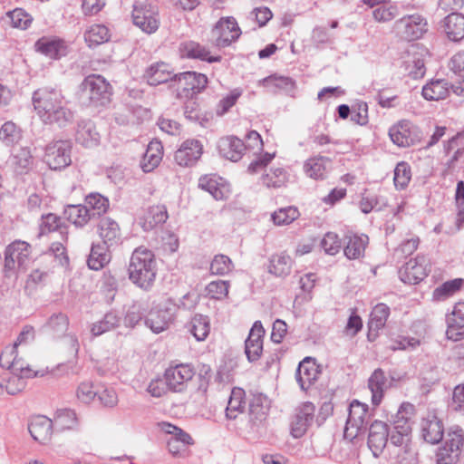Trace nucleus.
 <instances>
[{"mask_svg": "<svg viewBox=\"0 0 464 464\" xmlns=\"http://www.w3.org/2000/svg\"><path fill=\"white\" fill-rule=\"evenodd\" d=\"M34 110L44 124L64 128L73 121L74 114L66 106V101L62 92L44 87L33 94Z\"/></svg>", "mask_w": 464, "mask_h": 464, "instance_id": "nucleus-1", "label": "nucleus"}, {"mask_svg": "<svg viewBox=\"0 0 464 464\" xmlns=\"http://www.w3.org/2000/svg\"><path fill=\"white\" fill-rule=\"evenodd\" d=\"M156 274L157 262L152 251L144 246L137 247L130 256L129 279L138 287L149 290L154 284Z\"/></svg>", "mask_w": 464, "mask_h": 464, "instance_id": "nucleus-2", "label": "nucleus"}, {"mask_svg": "<svg viewBox=\"0 0 464 464\" xmlns=\"http://www.w3.org/2000/svg\"><path fill=\"white\" fill-rule=\"evenodd\" d=\"M82 97L93 106H104L111 101V85L101 75H89L81 84Z\"/></svg>", "mask_w": 464, "mask_h": 464, "instance_id": "nucleus-3", "label": "nucleus"}, {"mask_svg": "<svg viewBox=\"0 0 464 464\" xmlns=\"http://www.w3.org/2000/svg\"><path fill=\"white\" fill-rule=\"evenodd\" d=\"M176 311V304L169 299L165 300L150 311L146 318V324L154 333L163 332L173 322Z\"/></svg>", "mask_w": 464, "mask_h": 464, "instance_id": "nucleus-4", "label": "nucleus"}, {"mask_svg": "<svg viewBox=\"0 0 464 464\" xmlns=\"http://www.w3.org/2000/svg\"><path fill=\"white\" fill-rule=\"evenodd\" d=\"M207 83L208 78L205 74L185 72L175 76V84L171 87L176 88L178 97L192 98L194 94L205 89Z\"/></svg>", "mask_w": 464, "mask_h": 464, "instance_id": "nucleus-5", "label": "nucleus"}, {"mask_svg": "<svg viewBox=\"0 0 464 464\" xmlns=\"http://www.w3.org/2000/svg\"><path fill=\"white\" fill-rule=\"evenodd\" d=\"M397 33L407 41L421 38L428 31L427 19L420 14L405 15L394 24Z\"/></svg>", "mask_w": 464, "mask_h": 464, "instance_id": "nucleus-6", "label": "nucleus"}, {"mask_svg": "<svg viewBox=\"0 0 464 464\" xmlns=\"http://www.w3.org/2000/svg\"><path fill=\"white\" fill-rule=\"evenodd\" d=\"M464 433L462 430L450 431L444 444L437 453V464H456L462 452Z\"/></svg>", "mask_w": 464, "mask_h": 464, "instance_id": "nucleus-7", "label": "nucleus"}, {"mask_svg": "<svg viewBox=\"0 0 464 464\" xmlns=\"http://www.w3.org/2000/svg\"><path fill=\"white\" fill-rule=\"evenodd\" d=\"M72 143L69 140H53L45 148L44 161L52 169H63L72 163Z\"/></svg>", "mask_w": 464, "mask_h": 464, "instance_id": "nucleus-8", "label": "nucleus"}, {"mask_svg": "<svg viewBox=\"0 0 464 464\" xmlns=\"http://www.w3.org/2000/svg\"><path fill=\"white\" fill-rule=\"evenodd\" d=\"M32 247L29 243L23 240H14L9 244L5 251V268L14 270L16 267L25 270L30 262Z\"/></svg>", "mask_w": 464, "mask_h": 464, "instance_id": "nucleus-9", "label": "nucleus"}, {"mask_svg": "<svg viewBox=\"0 0 464 464\" xmlns=\"http://www.w3.org/2000/svg\"><path fill=\"white\" fill-rule=\"evenodd\" d=\"M132 20L136 26L149 34L155 33L160 26L157 9L145 2H136L134 4Z\"/></svg>", "mask_w": 464, "mask_h": 464, "instance_id": "nucleus-10", "label": "nucleus"}, {"mask_svg": "<svg viewBox=\"0 0 464 464\" xmlns=\"http://www.w3.org/2000/svg\"><path fill=\"white\" fill-rule=\"evenodd\" d=\"M369 420L368 405L358 401L350 404L348 419L344 429V437L353 440L365 429Z\"/></svg>", "mask_w": 464, "mask_h": 464, "instance_id": "nucleus-11", "label": "nucleus"}, {"mask_svg": "<svg viewBox=\"0 0 464 464\" xmlns=\"http://www.w3.org/2000/svg\"><path fill=\"white\" fill-rule=\"evenodd\" d=\"M195 375L194 368L188 363H180L169 367L164 373L167 387L174 392L186 390L188 383Z\"/></svg>", "mask_w": 464, "mask_h": 464, "instance_id": "nucleus-12", "label": "nucleus"}, {"mask_svg": "<svg viewBox=\"0 0 464 464\" xmlns=\"http://www.w3.org/2000/svg\"><path fill=\"white\" fill-rule=\"evenodd\" d=\"M215 44L219 47H226L237 41L241 34V30L236 19L232 16L222 17L212 30Z\"/></svg>", "mask_w": 464, "mask_h": 464, "instance_id": "nucleus-13", "label": "nucleus"}, {"mask_svg": "<svg viewBox=\"0 0 464 464\" xmlns=\"http://www.w3.org/2000/svg\"><path fill=\"white\" fill-rule=\"evenodd\" d=\"M314 412L315 406L309 401L302 403L295 409L290 424L291 434L294 438L298 439L305 434L314 422Z\"/></svg>", "mask_w": 464, "mask_h": 464, "instance_id": "nucleus-14", "label": "nucleus"}, {"mask_svg": "<svg viewBox=\"0 0 464 464\" xmlns=\"http://www.w3.org/2000/svg\"><path fill=\"white\" fill-rule=\"evenodd\" d=\"M429 262L424 256L410 259L400 271V278L406 284L415 285L423 280L429 273Z\"/></svg>", "mask_w": 464, "mask_h": 464, "instance_id": "nucleus-15", "label": "nucleus"}, {"mask_svg": "<svg viewBox=\"0 0 464 464\" xmlns=\"http://www.w3.org/2000/svg\"><path fill=\"white\" fill-rule=\"evenodd\" d=\"M389 136L392 142L399 147H410L420 139L417 127L407 120L400 121L391 127Z\"/></svg>", "mask_w": 464, "mask_h": 464, "instance_id": "nucleus-16", "label": "nucleus"}, {"mask_svg": "<svg viewBox=\"0 0 464 464\" xmlns=\"http://www.w3.org/2000/svg\"><path fill=\"white\" fill-rule=\"evenodd\" d=\"M202 150V144L198 140H187L175 152V161L181 167H190L201 157Z\"/></svg>", "mask_w": 464, "mask_h": 464, "instance_id": "nucleus-17", "label": "nucleus"}, {"mask_svg": "<svg viewBox=\"0 0 464 464\" xmlns=\"http://www.w3.org/2000/svg\"><path fill=\"white\" fill-rule=\"evenodd\" d=\"M389 430L385 422L374 420L369 428L368 447L374 457H379L388 442Z\"/></svg>", "mask_w": 464, "mask_h": 464, "instance_id": "nucleus-18", "label": "nucleus"}, {"mask_svg": "<svg viewBox=\"0 0 464 464\" xmlns=\"http://www.w3.org/2000/svg\"><path fill=\"white\" fill-rule=\"evenodd\" d=\"M265 330L259 321H256L245 342V353L249 362L257 361L263 352V338Z\"/></svg>", "mask_w": 464, "mask_h": 464, "instance_id": "nucleus-19", "label": "nucleus"}, {"mask_svg": "<svg viewBox=\"0 0 464 464\" xmlns=\"http://www.w3.org/2000/svg\"><path fill=\"white\" fill-rule=\"evenodd\" d=\"M331 168V159L321 155L307 159L303 166L304 174L310 179L315 180H323L326 179Z\"/></svg>", "mask_w": 464, "mask_h": 464, "instance_id": "nucleus-20", "label": "nucleus"}, {"mask_svg": "<svg viewBox=\"0 0 464 464\" xmlns=\"http://www.w3.org/2000/svg\"><path fill=\"white\" fill-rule=\"evenodd\" d=\"M319 366L314 359L311 357L304 358L298 365L296 370V381L302 390L306 391L317 380L320 374Z\"/></svg>", "mask_w": 464, "mask_h": 464, "instance_id": "nucleus-21", "label": "nucleus"}, {"mask_svg": "<svg viewBox=\"0 0 464 464\" xmlns=\"http://www.w3.org/2000/svg\"><path fill=\"white\" fill-rule=\"evenodd\" d=\"M53 428V420L45 416L34 417L28 425V430L32 438L42 444L50 441Z\"/></svg>", "mask_w": 464, "mask_h": 464, "instance_id": "nucleus-22", "label": "nucleus"}, {"mask_svg": "<svg viewBox=\"0 0 464 464\" xmlns=\"http://www.w3.org/2000/svg\"><path fill=\"white\" fill-rule=\"evenodd\" d=\"M175 76L171 66L165 63H156L151 64L146 71L145 77L150 85H159L171 82L175 84Z\"/></svg>", "mask_w": 464, "mask_h": 464, "instance_id": "nucleus-23", "label": "nucleus"}, {"mask_svg": "<svg viewBox=\"0 0 464 464\" xmlns=\"http://www.w3.org/2000/svg\"><path fill=\"white\" fill-rule=\"evenodd\" d=\"M218 150L224 158L231 161H237L242 158L246 145L242 140L235 136H227L219 140Z\"/></svg>", "mask_w": 464, "mask_h": 464, "instance_id": "nucleus-24", "label": "nucleus"}, {"mask_svg": "<svg viewBox=\"0 0 464 464\" xmlns=\"http://www.w3.org/2000/svg\"><path fill=\"white\" fill-rule=\"evenodd\" d=\"M390 387V382L384 372L378 368L374 370L368 380V388L372 392V403L378 406L383 398L385 391Z\"/></svg>", "mask_w": 464, "mask_h": 464, "instance_id": "nucleus-25", "label": "nucleus"}, {"mask_svg": "<svg viewBox=\"0 0 464 464\" xmlns=\"http://www.w3.org/2000/svg\"><path fill=\"white\" fill-rule=\"evenodd\" d=\"M343 252L348 259H358L363 256L369 238L366 235L347 234L344 237Z\"/></svg>", "mask_w": 464, "mask_h": 464, "instance_id": "nucleus-26", "label": "nucleus"}, {"mask_svg": "<svg viewBox=\"0 0 464 464\" xmlns=\"http://www.w3.org/2000/svg\"><path fill=\"white\" fill-rule=\"evenodd\" d=\"M168 218L167 209L164 206L150 207L140 218L139 224L144 231H150Z\"/></svg>", "mask_w": 464, "mask_h": 464, "instance_id": "nucleus-27", "label": "nucleus"}, {"mask_svg": "<svg viewBox=\"0 0 464 464\" xmlns=\"http://www.w3.org/2000/svg\"><path fill=\"white\" fill-rule=\"evenodd\" d=\"M75 140L82 146L92 148L98 145L100 134L92 121H81L77 126Z\"/></svg>", "mask_w": 464, "mask_h": 464, "instance_id": "nucleus-28", "label": "nucleus"}, {"mask_svg": "<svg viewBox=\"0 0 464 464\" xmlns=\"http://www.w3.org/2000/svg\"><path fill=\"white\" fill-rule=\"evenodd\" d=\"M442 26L450 41L459 42L464 38V15L462 14H450L444 18Z\"/></svg>", "mask_w": 464, "mask_h": 464, "instance_id": "nucleus-29", "label": "nucleus"}, {"mask_svg": "<svg viewBox=\"0 0 464 464\" xmlns=\"http://www.w3.org/2000/svg\"><path fill=\"white\" fill-rule=\"evenodd\" d=\"M162 144L159 140H151L148 144L147 150L140 160V168L144 172L149 173L159 166L162 160Z\"/></svg>", "mask_w": 464, "mask_h": 464, "instance_id": "nucleus-30", "label": "nucleus"}, {"mask_svg": "<svg viewBox=\"0 0 464 464\" xmlns=\"http://www.w3.org/2000/svg\"><path fill=\"white\" fill-rule=\"evenodd\" d=\"M179 53L182 57L200 59L208 63L218 62L220 56L210 55V53L204 46L194 41L182 43L179 45Z\"/></svg>", "mask_w": 464, "mask_h": 464, "instance_id": "nucleus-31", "label": "nucleus"}, {"mask_svg": "<svg viewBox=\"0 0 464 464\" xmlns=\"http://www.w3.org/2000/svg\"><path fill=\"white\" fill-rule=\"evenodd\" d=\"M198 187L208 192L217 200L227 198L229 192L222 179L216 176L201 177L198 180Z\"/></svg>", "mask_w": 464, "mask_h": 464, "instance_id": "nucleus-32", "label": "nucleus"}, {"mask_svg": "<svg viewBox=\"0 0 464 464\" xmlns=\"http://www.w3.org/2000/svg\"><path fill=\"white\" fill-rule=\"evenodd\" d=\"M35 47L38 52L52 59H58L66 53V46L60 39L43 37L36 42Z\"/></svg>", "mask_w": 464, "mask_h": 464, "instance_id": "nucleus-33", "label": "nucleus"}, {"mask_svg": "<svg viewBox=\"0 0 464 464\" xmlns=\"http://www.w3.org/2000/svg\"><path fill=\"white\" fill-rule=\"evenodd\" d=\"M65 218L76 227L85 226L91 218H93V214H91V209L84 205H69L64 209Z\"/></svg>", "mask_w": 464, "mask_h": 464, "instance_id": "nucleus-34", "label": "nucleus"}, {"mask_svg": "<svg viewBox=\"0 0 464 464\" xmlns=\"http://www.w3.org/2000/svg\"><path fill=\"white\" fill-rule=\"evenodd\" d=\"M189 332L198 342L204 341L210 331L209 319L206 315L196 314L186 325Z\"/></svg>", "mask_w": 464, "mask_h": 464, "instance_id": "nucleus-35", "label": "nucleus"}, {"mask_svg": "<svg viewBox=\"0 0 464 464\" xmlns=\"http://www.w3.org/2000/svg\"><path fill=\"white\" fill-rule=\"evenodd\" d=\"M111 256L106 244L92 245L87 264L92 270H100L110 262Z\"/></svg>", "mask_w": 464, "mask_h": 464, "instance_id": "nucleus-36", "label": "nucleus"}, {"mask_svg": "<svg viewBox=\"0 0 464 464\" xmlns=\"http://www.w3.org/2000/svg\"><path fill=\"white\" fill-rule=\"evenodd\" d=\"M110 38V30L103 24H92L84 33V40L89 47L107 43Z\"/></svg>", "mask_w": 464, "mask_h": 464, "instance_id": "nucleus-37", "label": "nucleus"}, {"mask_svg": "<svg viewBox=\"0 0 464 464\" xmlns=\"http://www.w3.org/2000/svg\"><path fill=\"white\" fill-rule=\"evenodd\" d=\"M463 285L464 279L462 278L449 280L433 290L432 300L436 302L445 301L458 293Z\"/></svg>", "mask_w": 464, "mask_h": 464, "instance_id": "nucleus-38", "label": "nucleus"}, {"mask_svg": "<svg viewBox=\"0 0 464 464\" xmlns=\"http://www.w3.org/2000/svg\"><path fill=\"white\" fill-rule=\"evenodd\" d=\"M421 433L425 441L435 444L443 437L442 423L436 418L424 420L421 423Z\"/></svg>", "mask_w": 464, "mask_h": 464, "instance_id": "nucleus-39", "label": "nucleus"}, {"mask_svg": "<svg viewBox=\"0 0 464 464\" xmlns=\"http://www.w3.org/2000/svg\"><path fill=\"white\" fill-rule=\"evenodd\" d=\"M268 271L276 276H285L290 274L292 259L285 252L273 255L269 261Z\"/></svg>", "mask_w": 464, "mask_h": 464, "instance_id": "nucleus-40", "label": "nucleus"}, {"mask_svg": "<svg viewBox=\"0 0 464 464\" xmlns=\"http://www.w3.org/2000/svg\"><path fill=\"white\" fill-rule=\"evenodd\" d=\"M449 94V83L445 80H436L422 88V96L428 101L445 99Z\"/></svg>", "mask_w": 464, "mask_h": 464, "instance_id": "nucleus-41", "label": "nucleus"}, {"mask_svg": "<svg viewBox=\"0 0 464 464\" xmlns=\"http://www.w3.org/2000/svg\"><path fill=\"white\" fill-rule=\"evenodd\" d=\"M259 84L275 92L277 91L290 92L295 89V82L291 78L276 74L262 79Z\"/></svg>", "mask_w": 464, "mask_h": 464, "instance_id": "nucleus-42", "label": "nucleus"}, {"mask_svg": "<svg viewBox=\"0 0 464 464\" xmlns=\"http://www.w3.org/2000/svg\"><path fill=\"white\" fill-rule=\"evenodd\" d=\"M245 392L241 388H234L231 391L230 397L226 409V416L230 420H235L245 408Z\"/></svg>", "mask_w": 464, "mask_h": 464, "instance_id": "nucleus-43", "label": "nucleus"}, {"mask_svg": "<svg viewBox=\"0 0 464 464\" xmlns=\"http://www.w3.org/2000/svg\"><path fill=\"white\" fill-rule=\"evenodd\" d=\"M99 234L103 240V244H112L120 237V227L111 218H103L99 223Z\"/></svg>", "mask_w": 464, "mask_h": 464, "instance_id": "nucleus-44", "label": "nucleus"}, {"mask_svg": "<svg viewBox=\"0 0 464 464\" xmlns=\"http://www.w3.org/2000/svg\"><path fill=\"white\" fill-rule=\"evenodd\" d=\"M53 425L61 431L73 429L77 426L76 413L69 409L60 410L55 414Z\"/></svg>", "mask_w": 464, "mask_h": 464, "instance_id": "nucleus-45", "label": "nucleus"}, {"mask_svg": "<svg viewBox=\"0 0 464 464\" xmlns=\"http://www.w3.org/2000/svg\"><path fill=\"white\" fill-rule=\"evenodd\" d=\"M22 130L13 121L5 122L0 128V140L5 146H13L21 140Z\"/></svg>", "mask_w": 464, "mask_h": 464, "instance_id": "nucleus-46", "label": "nucleus"}, {"mask_svg": "<svg viewBox=\"0 0 464 464\" xmlns=\"http://www.w3.org/2000/svg\"><path fill=\"white\" fill-rule=\"evenodd\" d=\"M389 314L390 308L385 304H376L371 313L368 323L370 330L378 331L382 329L385 325Z\"/></svg>", "mask_w": 464, "mask_h": 464, "instance_id": "nucleus-47", "label": "nucleus"}, {"mask_svg": "<svg viewBox=\"0 0 464 464\" xmlns=\"http://www.w3.org/2000/svg\"><path fill=\"white\" fill-rule=\"evenodd\" d=\"M265 401L266 399L257 396L249 404V419L254 424L261 423L266 419L268 407Z\"/></svg>", "mask_w": 464, "mask_h": 464, "instance_id": "nucleus-48", "label": "nucleus"}, {"mask_svg": "<svg viewBox=\"0 0 464 464\" xmlns=\"http://www.w3.org/2000/svg\"><path fill=\"white\" fill-rule=\"evenodd\" d=\"M159 427L161 431L170 435L171 437L168 440H178L182 446H188L193 444V440L189 434L182 430L180 428L169 423L160 422Z\"/></svg>", "mask_w": 464, "mask_h": 464, "instance_id": "nucleus-49", "label": "nucleus"}, {"mask_svg": "<svg viewBox=\"0 0 464 464\" xmlns=\"http://www.w3.org/2000/svg\"><path fill=\"white\" fill-rule=\"evenodd\" d=\"M120 317L114 312L107 313L102 320L93 324L92 333L94 335H101L108 331L115 329L120 324Z\"/></svg>", "mask_w": 464, "mask_h": 464, "instance_id": "nucleus-50", "label": "nucleus"}, {"mask_svg": "<svg viewBox=\"0 0 464 464\" xmlns=\"http://www.w3.org/2000/svg\"><path fill=\"white\" fill-rule=\"evenodd\" d=\"M85 206L91 209V214L95 218L108 210L109 200L99 193H91L85 198Z\"/></svg>", "mask_w": 464, "mask_h": 464, "instance_id": "nucleus-51", "label": "nucleus"}, {"mask_svg": "<svg viewBox=\"0 0 464 464\" xmlns=\"http://www.w3.org/2000/svg\"><path fill=\"white\" fill-rule=\"evenodd\" d=\"M5 19L8 20L13 27L24 30L28 28L33 21L32 15L22 8H15L13 11L7 12Z\"/></svg>", "mask_w": 464, "mask_h": 464, "instance_id": "nucleus-52", "label": "nucleus"}, {"mask_svg": "<svg viewBox=\"0 0 464 464\" xmlns=\"http://www.w3.org/2000/svg\"><path fill=\"white\" fill-rule=\"evenodd\" d=\"M69 320L68 317L60 313L52 315L45 327L55 337L62 336L68 329Z\"/></svg>", "mask_w": 464, "mask_h": 464, "instance_id": "nucleus-53", "label": "nucleus"}, {"mask_svg": "<svg viewBox=\"0 0 464 464\" xmlns=\"http://www.w3.org/2000/svg\"><path fill=\"white\" fill-rule=\"evenodd\" d=\"M392 455L398 464H419L418 453L412 444L404 448L392 449Z\"/></svg>", "mask_w": 464, "mask_h": 464, "instance_id": "nucleus-54", "label": "nucleus"}, {"mask_svg": "<svg viewBox=\"0 0 464 464\" xmlns=\"http://www.w3.org/2000/svg\"><path fill=\"white\" fill-rule=\"evenodd\" d=\"M287 181V173L280 168L271 169L268 173L262 177V183L267 188H281Z\"/></svg>", "mask_w": 464, "mask_h": 464, "instance_id": "nucleus-55", "label": "nucleus"}, {"mask_svg": "<svg viewBox=\"0 0 464 464\" xmlns=\"http://www.w3.org/2000/svg\"><path fill=\"white\" fill-rule=\"evenodd\" d=\"M299 217V211L295 207H287L278 209L277 211H275L271 218L275 225L276 226H285L295 219H297Z\"/></svg>", "mask_w": 464, "mask_h": 464, "instance_id": "nucleus-56", "label": "nucleus"}, {"mask_svg": "<svg viewBox=\"0 0 464 464\" xmlns=\"http://www.w3.org/2000/svg\"><path fill=\"white\" fill-rule=\"evenodd\" d=\"M234 265L225 255H217L210 263V273L215 276H225L232 271Z\"/></svg>", "mask_w": 464, "mask_h": 464, "instance_id": "nucleus-57", "label": "nucleus"}, {"mask_svg": "<svg viewBox=\"0 0 464 464\" xmlns=\"http://www.w3.org/2000/svg\"><path fill=\"white\" fill-rule=\"evenodd\" d=\"M229 283L224 280L210 282L205 288L206 295L216 300H222L228 295Z\"/></svg>", "mask_w": 464, "mask_h": 464, "instance_id": "nucleus-58", "label": "nucleus"}, {"mask_svg": "<svg viewBox=\"0 0 464 464\" xmlns=\"http://www.w3.org/2000/svg\"><path fill=\"white\" fill-rule=\"evenodd\" d=\"M63 222L57 215L49 213L42 216V222L40 224L41 235L56 230H60L61 234H63Z\"/></svg>", "mask_w": 464, "mask_h": 464, "instance_id": "nucleus-59", "label": "nucleus"}, {"mask_svg": "<svg viewBox=\"0 0 464 464\" xmlns=\"http://www.w3.org/2000/svg\"><path fill=\"white\" fill-rule=\"evenodd\" d=\"M411 178L410 166L401 161L397 164L394 169V185L396 188L403 189L410 182Z\"/></svg>", "mask_w": 464, "mask_h": 464, "instance_id": "nucleus-60", "label": "nucleus"}, {"mask_svg": "<svg viewBox=\"0 0 464 464\" xmlns=\"http://www.w3.org/2000/svg\"><path fill=\"white\" fill-rule=\"evenodd\" d=\"M399 14V10L395 5H381L372 11L375 21L379 23H386L394 19Z\"/></svg>", "mask_w": 464, "mask_h": 464, "instance_id": "nucleus-61", "label": "nucleus"}, {"mask_svg": "<svg viewBox=\"0 0 464 464\" xmlns=\"http://www.w3.org/2000/svg\"><path fill=\"white\" fill-rule=\"evenodd\" d=\"M97 392L98 388H94L92 382H82L77 388L76 395L79 401L88 404L96 398Z\"/></svg>", "mask_w": 464, "mask_h": 464, "instance_id": "nucleus-62", "label": "nucleus"}, {"mask_svg": "<svg viewBox=\"0 0 464 464\" xmlns=\"http://www.w3.org/2000/svg\"><path fill=\"white\" fill-rule=\"evenodd\" d=\"M241 94V90L234 89L229 94L222 98L217 105V114L221 116L227 112L236 104Z\"/></svg>", "mask_w": 464, "mask_h": 464, "instance_id": "nucleus-63", "label": "nucleus"}, {"mask_svg": "<svg viewBox=\"0 0 464 464\" xmlns=\"http://www.w3.org/2000/svg\"><path fill=\"white\" fill-rule=\"evenodd\" d=\"M96 397L100 403L107 408H113L118 404V395L112 388L101 387L98 388Z\"/></svg>", "mask_w": 464, "mask_h": 464, "instance_id": "nucleus-64", "label": "nucleus"}]
</instances>
